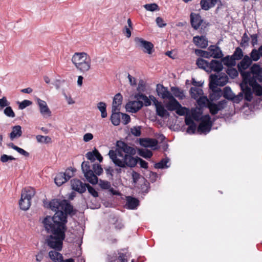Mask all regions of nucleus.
<instances>
[{
    "mask_svg": "<svg viewBox=\"0 0 262 262\" xmlns=\"http://www.w3.org/2000/svg\"><path fill=\"white\" fill-rule=\"evenodd\" d=\"M50 208L55 212L53 217L47 216L42 223L48 233L46 243L48 246L57 251H61L67 230V214H73V206L67 200L53 199L49 203Z\"/></svg>",
    "mask_w": 262,
    "mask_h": 262,
    "instance_id": "f257e3e1",
    "label": "nucleus"
},
{
    "mask_svg": "<svg viewBox=\"0 0 262 262\" xmlns=\"http://www.w3.org/2000/svg\"><path fill=\"white\" fill-rule=\"evenodd\" d=\"M136 153V149L133 147L129 146L124 142L118 141L116 150H110L108 155L115 165L120 168H133L139 162L142 168L147 169V162L138 157H134Z\"/></svg>",
    "mask_w": 262,
    "mask_h": 262,
    "instance_id": "f03ea898",
    "label": "nucleus"
},
{
    "mask_svg": "<svg viewBox=\"0 0 262 262\" xmlns=\"http://www.w3.org/2000/svg\"><path fill=\"white\" fill-rule=\"evenodd\" d=\"M81 168L87 181L92 184H96L98 182L96 174L99 176L103 172L102 168L98 164H94L93 165V170H92L89 161L83 162L81 164Z\"/></svg>",
    "mask_w": 262,
    "mask_h": 262,
    "instance_id": "7ed1b4c3",
    "label": "nucleus"
},
{
    "mask_svg": "<svg viewBox=\"0 0 262 262\" xmlns=\"http://www.w3.org/2000/svg\"><path fill=\"white\" fill-rule=\"evenodd\" d=\"M72 61L76 69L83 73L89 71L91 68V57L85 52L74 53Z\"/></svg>",
    "mask_w": 262,
    "mask_h": 262,
    "instance_id": "20e7f679",
    "label": "nucleus"
},
{
    "mask_svg": "<svg viewBox=\"0 0 262 262\" xmlns=\"http://www.w3.org/2000/svg\"><path fill=\"white\" fill-rule=\"evenodd\" d=\"M169 101L165 103L164 106L161 103L157 102L155 103L156 114L162 118H168L170 116L169 111H175L180 103L172 96L168 99Z\"/></svg>",
    "mask_w": 262,
    "mask_h": 262,
    "instance_id": "39448f33",
    "label": "nucleus"
},
{
    "mask_svg": "<svg viewBox=\"0 0 262 262\" xmlns=\"http://www.w3.org/2000/svg\"><path fill=\"white\" fill-rule=\"evenodd\" d=\"M35 191L32 187H26L22 190L21 198L19 202L20 208L27 210L31 206V200L35 195Z\"/></svg>",
    "mask_w": 262,
    "mask_h": 262,
    "instance_id": "423d86ee",
    "label": "nucleus"
},
{
    "mask_svg": "<svg viewBox=\"0 0 262 262\" xmlns=\"http://www.w3.org/2000/svg\"><path fill=\"white\" fill-rule=\"evenodd\" d=\"M250 71V72H244L241 73L244 80H245V78L246 77L247 74H249V76H248V79L249 80L254 79L258 80L259 82H262V69L259 65L254 64L251 67Z\"/></svg>",
    "mask_w": 262,
    "mask_h": 262,
    "instance_id": "0eeeda50",
    "label": "nucleus"
},
{
    "mask_svg": "<svg viewBox=\"0 0 262 262\" xmlns=\"http://www.w3.org/2000/svg\"><path fill=\"white\" fill-rule=\"evenodd\" d=\"M209 79L210 88H216L218 85L223 86L227 83L228 80L227 76L225 74L219 75L211 74Z\"/></svg>",
    "mask_w": 262,
    "mask_h": 262,
    "instance_id": "6e6552de",
    "label": "nucleus"
},
{
    "mask_svg": "<svg viewBox=\"0 0 262 262\" xmlns=\"http://www.w3.org/2000/svg\"><path fill=\"white\" fill-rule=\"evenodd\" d=\"M135 42L136 47L142 49L145 53L151 54L154 51V45L151 42L145 40L142 38L136 37Z\"/></svg>",
    "mask_w": 262,
    "mask_h": 262,
    "instance_id": "1a4fd4ad",
    "label": "nucleus"
},
{
    "mask_svg": "<svg viewBox=\"0 0 262 262\" xmlns=\"http://www.w3.org/2000/svg\"><path fill=\"white\" fill-rule=\"evenodd\" d=\"M212 125L211 118L209 115H206L202 117L200 123L198 127V132L200 134H206L208 133Z\"/></svg>",
    "mask_w": 262,
    "mask_h": 262,
    "instance_id": "9d476101",
    "label": "nucleus"
},
{
    "mask_svg": "<svg viewBox=\"0 0 262 262\" xmlns=\"http://www.w3.org/2000/svg\"><path fill=\"white\" fill-rule=\"evenodd\" d=\"M35 101L39 107L40 114L44 118L49 117L51 116V111L45 101L39 98H35Z\"/></svg>",
    "mask_w": 262,
    "mask_h": 262,
    "instance_id": "9b49d317",
    "label": "nucleus"
},
{
    "mask_svg": "<svg viewBox=\"0 0 262 262\" xmlns=\"http://www.w3.org/2000/svg\"><path fill=\"white\" fill-rule=\"evenodd\" d=\"M143 105V101L137 100L128 102L126 105V108L128 112L135 113L140 110Z\"/></svg>",
    "mask_w": 262,
    "mask_h": 262,
    "instance_id": "f8f14e48",
    "label": "nucleus"
},
{
    "mask_svg": "<svg viewBox=\"0 0 262 262\" xmlns=\"http://www.w3.org/2000/svg\"><path fill=\"white\" fill-rule=\"evenodd\" d=\"M247 76H249V74H247L244 81L245 82V83H248L249 85L252 87L253 90L256 95L258 96L262 95V87L257 82V80L254 79L249 80Z\"/></svg>",
    "mask_w": 262,
    "mask_h": 262,
    "instance_id": "ddd939ff",
    "label": "nucleus"
},
{
    "mask_svg": "<svg viewBox=\"0 0 262 262\" xmlns=\"http://www.w3.org/2000/svg\"><path fill=\"white\" fill-rule=\"evenodd\" d=\"M226 101L225 100L221 101L217 104L209 103L208 107L210 112L212 115L216 114L219 111L224 108L226 105Z\"/></svg>",
    "mask_w": 262,
    "mask_h": 262,
    "instance_id": "4468645a",
    "label": "nucleus"
},
{
    "mask_svg": "<svg viewBox=\"0 0 262 262\" xmlns=\"http://www.w3.org/2000/svg\"><path fill=\"white\" fill-rule=\"evenodd\" d=\"M71 184L72 188L80 193H82L86 190L87 184L83 183L79 180L73 179L71 181Z\"/></svg>",
    "mask_w": 262,
    "mask_h": 262,
    "instance_id": "2eb2a0df",
    "label": "nucleus"
},
{
    "mask_svg": "<svg viewBox=\"0 0 262 262\" xmlns=\"http://www.w3.org/2000/svg\"><path fill=\"white\" fill-rule=\"evenodd\" d=\"M190 22L192 27L197 30L201 26H204L203 20L199 14L191 13L190 14Z\"/></svg>",
    "mask_w": 262,
    "mask_h": 262,
    "instance_id": "dca6fc26",
    "label": "nucleus"
},
{
    "mask_svg": "<svg viewBox=\"0 0 262 262\" xmlns=\"http://www.w3.org/2000/svg\"><path fill=\"white\" fill-rule=\"evenodd\" d=\"M156 91L158 95L163 99H168L172 94L168 90V89L163 85L158 84L157 85Z\"/></svg>",
    "mask_w": 262,
    "mask_h": 262,
    "instance_id": "f3484780",
    "label": "nucleus"
},
{
    "mask_svg": "<svg viewBox=\"0 0 262 262\" xmlns=\"http://www.w3.org/2000/svg\"><path fill=\"white\" fill-rule=\"evenodd\" d=\"M248 83H245L243 81V82L241 84V88L244 93L245 99L248 101H251L252 99V93L251 88L248 85Z\"/></svg>",
    "mask_w": 262,
    "mask_h": 262,
    "instance_id": "a211bd4d",
    "label": "nucleus"
},
{
    "mask_svg": "<svg viewBox=\"0 0 262 262\" xmlns=\"http://www.w3.org/2000/svg\"><path fill=\"white\" fill-rule=\"evenodd\" d=\"M193 41L196 46L201 48H206L208 46V40L204 36L193 37Z\"/></svg>",
    "mask_w": 262,
    "mask_h": 262,
    "instance_id": "6ab92c4d",
    "label": "nucleus"
},
{
    "mask_svg": "<svg viewBox=\"0 0 262 262\" xmlns=\"http://www.w3.org/2000/svg\"><path fill=\"white\" fill-rule=\"evenodd\" d=\"M252 62V59L249 56H244L241 62L238 64L237 67L239 71H240L241 73L243 72L242 70L248 69L251 64Z\"/></svg>",
    "mask_w": 262,
    "mask_h": 262,
    "instance_id": "aec40b11",
    "label": "nucleus"
},
{
    "mask_svg": "<svg viewBox=\"0 0 262 262\" xmlns=\"http://www.w3.org/2000/svg\"><path fill=\"white\" fill-rule=\"evenodd\" d=\"M85 156L91 162H94L96 159H97L100 162H101L103 160L102 156L96 148L92 151L88 152Z\"/></svg>",
    "mask_w": 262,
    "mask_h": 262,
    "instance_id": "412c9836",
    "label": "nucleus"
},
{
    "mask_svg": "<svg viewBox=\"0 0 262 262\" xmlns=\"http://www.w3.org/2000/svg\"><path fill=\"white\" fill-rule=\"evenodd\" d=\"M209 68L210 70H208V72H211V71L220 72L223 68L222 62L216 60H212L209 62Z\"/></svg>",
    "mask_w": 262,
    "mask_h": 262,
    "instance_id": "4be33fe9",
    "label": "nucleus"
},
{
    "mask_svg": "<svg viewBox=\"0 0 262 262\" xmlns=\"http://www.w3.org/2000/svg\"><path fill=\"white\" fill-rule=\"evenodd\" d=\"M122 96L120 93L117 94L114 97L112 109L114 112L120 111L122 101Z\"/></svg>",
    "mask_w": 262,
    "mask_h": 262,
    "instance_id": "5701e85b",
    "label": "nucleus"
},
{
    "mask_svg": "<svg viewBox=\"0 0 262 262\" xmlns=\"http://www.w3.org/2000/svg\"><path fill=\"white\" fill-rule=\"evenodd\" d=\"M140 145L145 147H154L158 144L157 141L155 139L143 138L140 140Z\"/></svg>",
    "mask_w": 262,
    "mask_h": 262,
    "instance_id": "b1692460",
    "label": "nucleus"
},
{
    "mask_svg": "<svg viewBox=\"0 0 262 262\" xmlns=\"http://www.w3.org/2000/svg\"><path fill=\"white\" fill-rule=\"evenodd\" d=\"M21 127L20 125H15L12 127V132L9 134L11 140L17 139L22 135Z\"/></svg>",
    "mask_w": 262,
    "mask_h": 262,
    "instance_id": "393cba45",
    "label": "nucleus"
},
{
    "mask_svg": "<svg viewBox=\"0 0 262 262\" xmlns=\"http://www.w3.org/2000/svg\"><path fill=\"white\" fill-rule=\"evenodd\" d=\"M126 205L128 209H136L139 205V201L132 196H127Z\"/></svg>",
    "mask_w": 262,
    "mask_h": 262,
    "instance_id": "a878e982",
    "label": "nucleus"
},
{
    "mask_svg": "<svg viewBox=\"0 0 262 262\" xmlns=\"http://www.w3.org/2000/svg\"><path fill=\"white\" fill-rule=\"evenodd\" d=\"M208 51H210L211 56L213 58H220L223 56V54L220 48L216 46H210L208 48Z\"/></svg>",
    "mask_w": 262,
    "mask_h": 262,
    "instance_id": "bb28decb",
    "label": "nucleus"
},
{
    "mask_svg": "<svg viewBox=\"0 0 262 262\" xmlns=\"http://www.w3.org/2000/svg\"><path fill=\"white\" fill-rule=\"evenodd\" d=\"M216 2L217 0H201L200 6L203 10L207 11L214 7Z\"/></svg>",
    "mask_w": 262,
    "mask_h": 262,
    "instance_id": "cd10ccee",
    "label": "nucleus"
},
{
    "mask_svg": "<svg viewBox=\"0 0 262 262\" xmlns=\"http://www.w3.org/2000/svg\"><path fill=\"white\" fill-rule=\"evenodd\" d=\"M212 92L209 95V99L211 101H215L218 100L222 95L223 93L220 89L210 88Z\"/></svg>",
    "mask_w": 262,
    "mask_h": 262,
    "instance_id": "c85d7f7f",
    "label": "nucleus"
},
{
    "mask_svg": "<svg viewBox=\"0 0 262 262\" xmlns=\"http://www.w3.org/2000/svg\"><path fill=\"white\" fill-rule=\"evenodd\" d=\"M190 95L194 99H199L203 94V90L199 87H192L190 90Z\"/></svg>",
    "mask_w": 262,
    "mask_h": 262,
    "instance_id": "c756f323",
    "label": "nucleus"
},
{
    "mask_svg": "<svg viewBox=\"0 0 262 262\" xmlns=\"http://www.w3.org/2000/svg\"><path fill=\"white\" fill-rule=\"evenodd\" d=\"M112 115L111 117V120L113 124L115 126H117L119 125L120 123V116L121 114L120 111H115L114 112L113 110H112Z\"/></svg>",
    "mask_w": 262,
    "mask_h": 262,
    "instance_id": "7c9ffc66",
    "label": "nucleus"
},
{
    "mask_svg": "<svg viewBox=\"0 0 262 262\" xmlns=\"http://www.w3.org/2000/svg\"><path fill=\"white\" fill-rule=\"evenodd\" d=\"M59 251L51 250L49 253L50 258L54 262H59L62 258V255L59 252Z\"/></svg>",
    "mask_w": 262,
    "mask_h": 262,
    "instance_id": "2f4dec72",
    "label": "nucleus"
},
{
    "mask_svg": "<svg viewBox=\"0 0 262 262\" xmlns=\"http://www.w3.org/2000/svg\"><path fill=\"white\" fill-rule=\"evenodd\" d=\"M196 64L199 68L204 70L207 72H208V70H210L209 68V62L202 58L198 59Z\"/></svg>",
    "mask_w": 262,
    "mask_h": 262,
    "instance_id": "473e14b6",
    "label": "nucleus"
},
{
    "mask_svg": "<svg viewBox=\"0 0 262 262\" xmlns=\"http://www.w3.org/2000/svg\"><path fill=\"white\" fill-rule=\"evenodd\" d=\"M67 181V180L65 177V174L62 172L58 173L54 178V182L55 184L58 186L62 185Z\"/></svg>",
    "mask_w": 262,
    "mask_h": 262,
    "instance_id": "72a5a7b5",
    "label": "nucleus"
},
{
    "mask_svg": "<svg viewBox=\"0 0 262 262\" xmlns=\"http://www.w3.org/2000/svg\"><path fill=\"white\" fill-rule=\"evenodd\" d=\"M169 162V159L165 158L161 160L159 162L155 164V167L157 169L167 168L169 167L167 164Z\"/></svg>",
    "mask_w": 262,
    "mask_h": 262,
    "instance_id": "f704fd0d",
    "label": "nucleus"
},
{
    "mask_svg": "<svg viewBox=\"0 0 262 262\" xmlns=\"http://www.w3.org/2000/svg\"><path fill=\"white\" fill-rule=\"evenodd\" d=\"M135 98L137 100H142L143 104L145 106H149L151 104L150 100L145 95L143 94H138L135 95Z\"/></svg>",
    "mask_w": 262,
    "mask_h": 262,
    "instance_id": "c9c22d12",
    "label": "nucleus"
},
{
    "mask_svg": "<svg viewBox=\"0 0 262 262\" xmlns=\"http://www.w3.org/2000/svg\"><path fill=\"white\" fill-rule=\"evenodd\" d=\"M190 115L194 120L197 121L201 120L202 117L203 116L200 110L195 108L191 110Z\"/></svg>",
    "mask_w": 262,
    "mask_h": 262,
    "instance_id": "e433bc0d",
    "label": "nucleus"
},
{
    "mask_svg": "<svg viewBox=\"0 0 262 262\" xmlns=\"http://www.w3.org/2000/svg\"><path fill=\"white\" fill-rule=\"evenodd\" d=\"M97 108L101 112V117L103 118H106L107 115L106 110V104L103 102H100L97 104Z\"/></svg>",
    "mask_w": 262,
    "mask_h": 262,
    "instance_id": "4c0bfd02",
    "label": "nucleus"
},
{
    "mask_svg": "<svg viewBox=\"0 0 262 262\" xmlns=\"http://www.w3.org/2000/svg\"><path fill=\"white\" fill-rule=\"evenodd\" d=\"M175 111L179 116H186L187 114H188L190 113L189 110L188 108L182 106L180 103Z\"/></svg>",
    "mask_w": 262,
    "mask_h": 262,
    "instance_id": "58836bf2",
    "label": "nucleus"
},
{
    "mask_svg": "<svg viewBox=\"0 0 262 262\" xmlns=\"http://www.w3.org/2000/svg\"><path fill=\"white\" fill-rule=\"evenodd\" d=\"M36 139L38 143L48 144L51 143V138L49 136L37 135Z\"/></svg>",
    "mask_w": 262,
    "mask_h": 262,
    "instance_id": "ea45409f",
    "label": "nucleus"
},
{
    "mask_svg": "<svg viewBox=\"0 0 262 262\" xmlns=\"http://www.w3.org/2000/svg\"><path fill=\"white\" fill-rule=\"evenodd\" d=\"M243 56V52L242 50L239 47H237L235 49V50L234 52L232 57L234 58V59L235 61L236 60H238L241 59Z\"/></svg>",
    "mask_w": 262,
    "mask_h": 262,
    "instance_id": "a19ab883",
    "label": "nucleus"
},
{
    "mask_svg": "<svg viewBox=\"0 0 262 262\" xmlns=\"http://www.w3.org/2000/svg\"><path fill=\"white\" fill-rule=\"evenodd\" d=\"M223 62L224 64L227 66H234L235 65V61L232 56H226L223 58Z\"/></svg>",
    "mask_w": 262,
    "mask_h": 262,
    "instance_id": "79ce46f5",
    "label": "nucleus"
},
{
    "mask_svg": "<svg viewBox=\"0 0 262 262\" xmlns=\"http://www.w3.org/2000/svg\"><path fill=\"white\" fill-rule=\"evenodd\" d=\"M224 97L228 99H232L234 95L231 89L229 86H226L223 91Z\"/></svg>",
    "mask_w": 262,
    "mask_h": 262,
    "instance_id": "37998d69",
    "label": "nucleus"
},
{
    "mask_svg": "<svg viewBox=\"0 0 262 262\" xmlns=\"http://www.w3.org/2000/svg\"><path fill=\"white\" fill-rule=\"evenodd\" d=\"M195 53L198 55L200 56L201 57H204V58H210L211 57V54L210 53V51H203L200 49H196L195 50Z\"/></svg>",
    "mask_w": 262,
    "mask_h": 262,
    "instance_id": "c03bdc74",
    "label": "nucleus"
},
{
    "mask_svg": "<svg viewBox=\"0 0 262 262\" xmlns=\"http://www.w3.org/2000/svg\"><path fill=\"white\" fill-rule=\"evenodd\" d=\"M251 59H252V61H258L260 57V54L259 53V51L258 50H256L255 49H254L252 50L251 52L250 53V57Z\"/></svg>",
    "mask_w": 262,
    "mask_h": 262,
    "instance_id": "a18cd8bd",
    "label": "nucleus"
},
{
    "mask_svg": "<svg viewBox=\"0 0 262 262\" xmlns=\"http://www.w3.org/2000/svg\"><path fill=\"white\" fill-rule=\"evenodd\" d=\"M171 90L175 97L182 99L184 97L183 92L177 87H171Z\"/></svg>",
    "mask_w": 262,
    "mask_h": 262,
    "instance_id": "49530a36",
    "label": "nucleus"
},
{
    "mask_svg": "<svg viewBox=\"0 0 262 262\" xmlns=\"http://www.w3.org/2000/svg\"><path fill=\"white\" fill-rule=\"evenodd\" d=\"M4 113L6 116L10 118H14L15 117L14 112H13L12 107L9 105L4 109Z\"/></svg>",
    "mask_w": 262,
    "mask_h": 262,
    "instance_id": "de8ad7c7",
    "label": "nucleus"
},
{
    "mask_svg": "<svg viewBox=\"0 0 262 262\" xmlns=\"http://www.w3.org/2000/svg\"><path fill=\"white\" fill-rule=\"evenodd\" d=\"M144 8L149 11H155L159 10V7L157 4L155 3L148 4L144 5Z\"/></svg>",
    "mask_w": 262,
    "mask_h": 262,
    "instance_id": "09e8293b",
    "label": "nucleus"
},
{
    "mask_svg": "<svg viewBox=\"0 0 262 262\" xmlns=\"http://www.w3.org/2000/svg\"><path fill=\"white\" fill-rule=\"evenodd\" d=\"M139 155L142 157L147 159L151 157L152 152L148 149H142L140 150Z\"/></svg>",
    "mask_w": 262,
    "mask_h": 262,
    "instance_id": "8fccbe9b",
    "label": "nucleus"
},
{
    "mask_svg": "<svg viewBox=\"0 0 262 262\" xmlns=\"http://www.w3.org/2000/svg\"><path fill=\"white\" fill-rule=\"evenodd\" d=\"M141 127L140 126H134L130 129V132L132 135L136 137H139L141 135Z\"/></svg>",
    "mask_w": 262,
    "mask_h": 262,
    "instance_id": "3c124183",
    "label": "nucleus"
},
{
    "mask_svg": "<svg viewBox=\"0 0 262 262\" xmlns=\"http://www.w3.org/2000/svg\"><path fill=\"white\" fill-rule=\"evenodd\" d=\"M249 38L246 33H245L242 38L241 46L242 47H246L248 46Z\"/></svg>",
    "mask_w": 262,
    "mask_h": 262,
    "instance_id": "603ef678",
    "label": "nucleus"
},
{
    "mask_svg": "<svg viewBox=\"0 0 262 262\" xmlns=\"http://www.w3.org/2000/svg\"><path fill=\"white\" fill-rule=\"evenodd\" d=\"M99 185L103 189H108L111 185L108 181L100 180L99 182Z\"/></svg>",
    "mask_w": 262,
    "mask_h": 262,
    "instance_id": "864d4df0",
    "label": "nucleus"
},
{
    "mask_svg": "<svg viewBox=\"0 0 262 262\" xmlns=\"http://www.w3.org/2000/svg\"><path fill=\"white\" fill-rule=\"evenodd\" d=\"M9 105L10 102L8 101L6 97H3L0 99V110H3L5 107H7Z\"/></svg>",
    "mask_w": 262,
    "mask_h": 262,
    "instance_id": "5fc2aeb1",
    "label": "nucleus"
},
{
    "mask_svg": "<svg viewBox=\"0 0 262 262\" xmlns=\"http://www.w3.org/2000/svg\"><path fill=\"white\" fill-rule=\"evenodd\" d=\"M32 103V102L30 100H24L22 102L19 103L18 107L19 109L23 110L26 107L31 105Z\"/></svg>",
    "mask_w": 262,
    "mask_h": 262,
    "instance_id": "6e6d98bb",
    "label": "nucleus"
},
{
    "mask_svg": "<svg viewBox=\"0 0 262 262\" xmlns=\"http://www.w3.org/2000/svg\"><path fill=\"white\" fill-rule=\"evenodd\" d=\"M74 172L75 170L73 168H68L66 170V172L63 173L65 174V177L68 181L74 176Z\"/></svg>",
    "mask_w": 262,
    "mask_h": 262,
    "instance_id": "4d7b16f0",
    "label": "nucleus"
},
{
    "mask_svg": "<svg viewBox=\"0 0 262 262\" xmlns=\"http://www.w3.org/2000/svg\"><path fill=\"white\" fill-rule=\"evenodd\" d=\"M89 192L94 197L96 198L98 196V193L97 191L89 184H87L86 186Z\"/></svg>",
    "mask_w": 262,
    "mask_h": 262,
    "instance_id": "13d9d810",
    "label": "nucleus"
},
{
    "mask_svg": "<svg viewBox=\"0 0 262 262\" xmlns=\"http://www.w3.org/2000/svg\"><path fill=\"white\" fill-rule=\"evenodd\" d=\"M121 116V121L123 124L126 125L130 122V118L128 115L122 113Z\"/></svg>",
    "mask_w": 262,
    "mask_h": 262,
    "instance_id": "bf43d9fd",
    "label": "nucleus"
},
{
    "mask_svg": "<svg viewBox=\"0 0 262 262\" xmlns=\"http://www.w3.org/2000/svg\"><path fill=\"white\" fill-rule=\"evenodd\" d=\"M15 158L11 156H8L7 155L4 154L1 157V161L3 163H6L8 162L9 160H15Z\"/></svg>",
    "mask_w": 262,
    "mask_h": 262,
    "instance_id": "052dcab7",
    "label": "nucleus"
},
{
    "mask_svg": "<svg viewBox=\"0 0 262 262\" xmlns=\"http://www.w3.org/2000/svg\"><path fill=\"white\" fill-rule=\"evenodd\" d=\"M193 118L190 116V113L185 116V124L187 125H192L195 124L193 120Z\"/></svg>",
    "mask_w": 262,
    "mask_h": 262,
    "instance_id": "680f3d73",
    "label": "nucleus"
},
{
    "mask_svg": "<svg viewBox=\"0 0 262 262\" xmlns=\"http://www.w3.org/2000/svg\"><path fill=\"white\" fill-rule=\"evenodd\" d=\"M196 100H197V102L199 105H204L208 101L207 97L203 96L199 98V99H196Z\"/></svg>",
    "mask_w": 262,
    "mask_h": 262,
    "instance_id": "e2e57ef3",
    "label": "nucleus"
},
{
    "mask_svg": "<svg viewBox=\"0 0 262 262\" xmlns=\"http://www.w3.org/2000/svg\"><path fill=\"white\" fill-rule=\"evenodd\" d=\"M188 127L187 129V133L189 134H193L195 133L196 125L195 124L192 125H188Z\"/></svg>",
    "mask_w": 262,
    "mask_h": 262,
    "instance_id": "0e129e2a",
    "label": "nucleus"
},
{
    "mask_svg": "<svg viewBox=\"0 0 262 262\" xmlns=\"http://www.w3.org/2000/svg\"><path fill=\"white\" fill-rule=\"evenodd\" d=\"M227 73L233 78L236 77L238 75L237 71L234 69H229L227 71Z\"/></svg>",
    "mask_w": 262,
    "mask_h": 262,
    "instance_id": "69168bd1",
    "label": "nucleus"
},
{
    "mask_svg": "<svg viewBox=\"0 0 262 262\" xmlns=\"http://www.w3.org/2000/svg\"><path fill=\"white\" fill-rule=\"evenodd\" d=\"M15 150L17 151L19 154L24 156L25 157H28L29 156V153L23 148H21L17 146L15 148Z\"/></svg>",
    "mask_w": 262,
    "mask_h": 262,
    "instance_id": "338daca9",
    "label": "nucleus"
},
{
    "mask_svg": "<svg viewBox=\"0 0 262 262\" xmlns=\"http://www.w3.org/2000/svg\"><path fill=\"white\" fill-rule=\"evenodd\" d=\"M132 177L133 179V181L134 183H136L139 179H140V174L138 172L133 171L132 173Z\"/></svg>",
    "mask_w": 262,
    "mask_h": 262,
    "instance_id": "774afa93",
    "label": "nucleus"
}]
</instances>
